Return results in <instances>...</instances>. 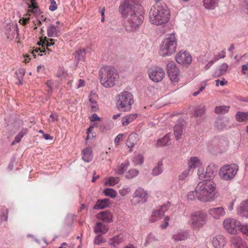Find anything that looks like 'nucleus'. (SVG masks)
<instances>
[{
	"instance_id": "f03ea898",
	"label": "nucleus",
	"mask_w": 248,
	"mask_h": 248,
	"mask_svg": "<svg viewBox=\"0 0 248 248\" xmlns=\"http://www.w3.org/2000/svg\"><path fill=\"white\" fill-rule=\"evenodd\" d=\"M216 184L211 180H205L199 183L195 188L197 199L203 202H212L217 198Z\"/></svg>"
},
{
	"instance_id": "393cba45",
	"label": "nucleus",
	"mask_w": 248,
	"mask_h": 248,
	"mask_svg": "<svg viewBox=\"0 0 248 248\" xmlns=\"http://www.w3.org/2000/svg\"><path fill=\"white\" fill-rule=\"evenodd\" d=\"M108 231V226L104 224L98 222L94 227V232L98 235H101L105 233Z\"/></svg>"
},
{
	"instance_id": "774afa93",
	"label": "nucleus",
	"mask_w": 248,
	"mask_h": 248,
	"mask_svg": "<svg viewBox=\"0 0 248 248\" xmlns=\"http://www.w3.org/2000/svg\"><path fill=\"white\" fill-rule=\"evenodd\" d=\"M227 83V81L225 80V79H223L222 80H220L219 79H217L216 80V85L217 86H219V85L221 86H224Z\"/></svg>"
},
{
	"instance_id": "1a4fd4ad",
	"label": "nucleus",
	"mask_w": 248,
	"mask_h": 248,
	"mask_svg": "<svg viewBox=\"0 0 248 248\" xmlns=\"http://www.w3.org/2000/svg\"><path fill=\"white\" fill-rule=\"evenodd\" d=\"M148 198V195L147 191L142 187H140L137 188L133 193L130 203L132 205L137 206L146 203Z\"/></svg>"
},
{
	"instance_id": "f257e3e1",
	"label": "nucleus",
	"mask_w": 248,
	"mask_h": 248,
	"mask_svg": "<svg viewBox=\"0 0 248 248\" xmlns=\"http://www.w3.org/2000/svg\"><path fill=\"white\" fill-rule=\"evenodd\" d=\"M142 0H123L120 3L119 11L124 20L125 28L128 31H136L142 22L143 16L140 12Z\"/></svg>"
},
{
	"instance_id": "aec40b11",
	"label": "nucleus",
	"mask_w": 248,
	"mask_h": 248,
	"mask_svg": "<svg viewBox=\"0 0 248 248\" xmlns=\"http://www.w3.org/2000/svg\"><path fill=\"white\" fill-rule=\"evenodd\" d=\"M231 242L233 248H248L246 243L240 236H233L232 238Z\"/></svg>"
},
{
	"instance_id": "864d4df0",
	"label": "nucleus",
	"mask_w": 248,
	"mask_h": 248,
	"mask_svg": "<svg viewBox=\"0 0 248 248\" xmlns=\"http://www.w3.org/2000/svg\"><path fill=\"white\" fill-rule=\"evenodd\" d=\"M85 55V50L84 49H80L77 51L76 53L75 58L78 61L83 59Z\"/></svg>"
},
{
	"instance_id": "5fc2aeb1",
	"label": "nucleus",
	"mask_w": 248,
	"mask_h": 248,
	"mask_svg": "<svg viewBox=\"0 0 248 248\" xmlns=\"http://www.w3.org/2000/svg\"><path fill=\"white\" fill-rule=\"evenodd\" d=\"M133 162L134 163L135 165H137L141 164L143 162V157L142 155L138 154L135 155L133 158Z\"/></svg>"
},
{
	"instance_id": "423d86ee",
	"label": "nucleus",
	"mask_w": 248,
	"mask_h": 248,
	"mask_svg": "<svg viewBox=\"0 0 248 248\" xmlns=\"http://www.w3.org/2000/svg\"><path fill=\"white\" fill-rule=\"evenodd\" d=\"M207 218L206 213L203 211H194L191 213L188 222L192 228L199 230L206 224Z\"/></svg>"
},
{
	"instance_id": "20e7f679",
	"label": "nucleus",
	"mask_w": 248,
	"mask_h": 248,
	"mask_svg": "<svg viewBox=\"0 0 248 248\" xmlns=\"http://www.w3.org/2000/svg\"><path fill=\"white\" fill-rule=\"evenodd\" d=\"M100 81L106 88L114 86L119 78L117 70L112 67L104 66L100 70Z\"/></svg>"
},
{
	"instance_id": "c85d7f7f",
	"label": "nucleus",
	"mask_w": 248,
	"mask_h": 248,
	"mask_svg": "<svg viewBox=\"0 0 248 248\" xmlns=\"http://www.w3.org/2000/svg\"><path fill=\"white\" fill-rule=\"evenodd\" d=\"M109 203V200L108 199L98 200L94 205L93 208L95 209H102L108 206Z\"/></svg>"
},
{
	"instance_id": "72a5a7b5",
	"label": "nucleus",
	"mask_w": 248,
	"mask_h": 248,
	"mask_svg": "<svg viewBox=\"0 0 248 248\" xmlns=\"http://www.w3.org/2000/svg\"><path fill=\"white\" fill-rule=\"evenodd\" d=\"M163 163L161 161H159L157 165L153 169L152 175L154 176H157L163 172Z\"/></svg>"
},
{
	"instance_id": "9b49d317",
	"label": "nucleus",
	"mask_w": 248,
	"mask_h": 248,
	"mask_svg": "<svg viewBox=\"0 0 248 248\" xmlns=\"http://www.w3.org/2000/svg\"><path fill=\"white\" fill-rule=\"evenodd\" d=\"M167 70L170 80L177 82L179 80L180 70L173 62H170L167 65Z\"/></svg>"
},
{
	"instance_id": "2eb2a0df",
	"label": "nucleus",
	"mask_w": 248,
	"mask_h": 248,
	"mask_svg": "<svg viewBox=\"0 0 248 248\" xmlns=\"http://www.w3.org/2000/svg\"><path fill=\"white\" fill-rule=\"evenodd\" d=\"M209 215L214 219H218L226 215V212L223 207L212 208L208 210Z\"/></svg>"
},
{
	"instance_id": "c03bdc74",
	"label": "nucleus",
	"mask_w": 248,
	"mask_h": 248,
	"mask_svg": "<svg viewBox=\"0 0 248 248\" xmlns=\"http://www.w3.org/2000/svg\"><path fill=\"white\" fill-rule=\"evenodd\" d=\"M32 6L33 7V9L32 10V11H29V14L28 15H26L25 17H23L22 19H20V21H19V22L23 25H26L29 21V19H30V17L29 16H30V13H34V12H36V11H37V8L33 5V3H32Z\"/></svg>"
},
{
	"instance_id": "6e6552de",
	"label": "nucleus",
	"mask_w": 248,
	"mask_h": 248,
	"mask_svg": "<svg viewBox=\"0 0 248 248\" xmlns=\"http://www.w3.org/2000/svg\"><path fill=\"white\" fill-rule=\"evenodd\" d=\"M238 168V166L235 164L224 165L220 169L219 176L224 181L231 180L235 177Z\"/></svg>"
},
{
	"instance_id": "58836bf2",
	"label": "nucleus",
	"mask_w": 248,
	"mask_h": 248,
	"mask_svg": "<svg viewBox=\"0 0 248 248\" xmlns=\"http://www.w3.org/2000/svg\"><path fill=\"white\" fill-rule=\"evenodd\" d=\"M119 178L117 177H109L106 179L105 185L106 186H114L119 181Z\"/></svg>"
},
{
	"instance_id": "ea45409f",
	"label": "nucleus",
	"mask_w": 248,
	"mask_h": 248,
	"mask_svg": "<svg viewBox=\"0 0 248 248\" xmlns=\"http://www.w3.org/2000/svg\"><path fill=\"white\" fill-rule=\"evenodd\" d=\"M236 119L239 122H244L248 120V112H238L236 114Z\"/></svg>"
},
{
	"instance_id": "6e6d98bb",
	"label": "nucleus",
	"mask_w": 248,
	"mask_h": 248,
	"mask_svg": "<svg viewBox=\"0 0 248 248\" xmlns=\"http://www.w3.org/2000/svg\"><path fill=\"white\" fill-rule=\"evenodd\" d=\"M197 174L201 180L204 181V179H207L206 175H205V172L202 166L198 168Z\"/></svg>"
},
{
	"instance_id": "e433bc0d",
	"label": "nucleus",
	"mask_w": 248,
	"mask_h": 248,
	"mask_svg": "<svg viewBox=\"0 0 248 248\" xmlns=\"http://www.w3.org/2000/svg\"><path fill=\"white\" fill-rule=\"evenodd\" d=\"M191 174V171H190L187 169H186L178 176V180L179 182L182 183L185 182L186 178Z\"/></svg>"
},
{
	"instance_id": "338daca9",
	"label": "nucleus",
	"mask_w": 248,
	"mask_h": 248,
	"mask_svg": "<svg viewBox=\"0 0 248 248\" xmlns=\"http://www.w3.org/2000/svg\"><path fill=\"white\" fill-rule=\"evenodd\" d=\"M217 127L219 129L222 130L225 127L224 123L221 120H218L216 123Z\"/></svg>"
},
{
	"instance_id": "c756f323",
	"label": "nucleus",
	"mask_w": 248,
	"mask_h": 248,
	"mask_svg": "<svg viewBox=\"0 0 248 248\" xmlns=\"http://www.w3.org/2000/svg\"><path fill=\"white\" fill-rule=\"evenodd\" d=\"M219 0H203L205 8L209 10L214 9L218 5Z\"/></svg>"
},
{
	"instance_id": "4c0bfd02",
	"label": "nucleus",
	"mask_w": 248,
	"mask_h": 248,
	"mask_svg": "<svg viewBox=\"0 0 248 248\" xmlns=\"http://www.w3.org/2000/svg\"><path fill=\"white\" fill-rule=\"evenodd\" d=\"M230 107L228 106H219L215 108V112L217 114H224L229 111Z\"/></svg>"
},
{
	"instance_id": "de8ad7c7",
	"label": "nucleus",
	"mask_w": 248,
	"mask_h": 248,
	"mask_svg": "<svg viewBox=\"0 0 248 248\" xmlns=\"http://www.w3.org/2000/svg\"><path fill=\"white\" fill-rule=\"evenodd\" d=\"M104 194L107 196H109L111 198H115L117 195V192L112 188H107L104 190Z\"/></svg>"
},
{
	"instance_id": "dca6fc26",
	"label": "nucleus",
	"mask_w": 248,
	"mask_h": 248,
	"mask_svg": "<svg viewBox=\"0 0 248 248\" xmlns=\"http://www.w3.org/2000/svg\"><path fill=\"white\" fill-rule=\"evenodd\" d=\"M212 243L214 248H223L227 243V240L223 235L219 234L213 237Z\"/></svg>"
},
{
	"instance_id": "37998d69",
	"label": "nucleus",
	"mask_w": 248,
	"mask_h": 248,
	"mask_svg": "<svg viewBox=\"0 0 248 248\" xmlns=\"http://www.w3.org/2000/svg\"><path fill=\"white\" fill-rule=\"evenodd\" d=\"M47 31V35L49 37H55L58 35V31L53 25H51L48 27Z\"/></svg>"
},
{
	"instance_id": "9d476101",
	"label": "nucleus",
	"mask_w": 248,
	"mask_h": 248,
	"mask_svg": "<svg viewBox=\"0 0 248 248\" xmlns=\"http://www.w3.org/2000/svg\"><path fill=\"white\" fill-rule=\"evenodd\" d=\"M223 226L224 229L229 233L232 234L237 233L238 231L241 230L242 226L241 222L235 218L228 217L223 221Z\"/></svg>"
},
{
	"instance_id": "49530a36",
	"label": "nucleus",
	"mask_w": 248,
	"mask_h": 248,
	"mask_svg": "<svg viewBox=\"0 0 248 248\" xmlns=\"http://www.w3.org/2000/svg\"><path fill=\"white\" fill-rule=\"evenodd\" d=\"M129 165L130 163L129 162L122 163L120 166L118 167L117 173L119 174H124V171L128 168Z\"/></svg>"
},
{
	"instance_id": "f704fd0d",
	"label": "nucleus",
	"mask_w": 248,
	"mask_h": 248,
	"mask_svg": "<svg viewBox=\"0 0 248 248\" xmlns=\"http://www.w3.org/2000/svg\"><path fill=\"white\" fill-rule=\"evenodd\" d=\"M25 70L23 68H20L16 71V78L18 79L16 84H22V81L25 75Z\"/></svg>"
},
{
	"instance_id": "0e129e2a",
	"label": "nucleus",
	"mask_w": 248,
	"mask_h": 248,
	"mask_svg": "<svg viewBox=\"0 0 248 248\" xmlns=\"http://www.w3.org/2000/svg\"><path fill=\"white\" fill-rule=\"evenodd\" d=\"M58 120V115L56 113L51 114L48 119V122L49 124L51 123L56 121Z\"/></svg>"
},
{
	"instance_id": "7c9ffc66",
	"label": "nucleus",
	"mask_w": 248,
	"mask_h": 248,
	"mask_svg": "<svg viewBox=\"0 0 248 248\" xmlns=\"http://www.w3.org/2000/svg\"><path fill=\"white\" fill-rule=\"evenodd\" d=\"M183 131V125L182 124H178L174 127V135L177 140L181 138Z\"/></svg>"
},
{
	"instance_id": "680f3d73",
	"label": "nucleus",
	"mask_w": 248,
	"mask_h": 248,
	"mask_svg": "<svg viewBox=\"0 0 248 248\" xmlns=\"http://www.w3.org/2000/svg\"><path fill=\"white\" fill-rule=\"evenodd\" d=\"M125 136L124 134H119L114 140V143L116 145L119 144L120 141H122Z\"/></svg>"
},
{
	"instance_id": "4be33fe9",
	"label": "nucleus",
	"mask_w": 248,
	"mask_h": 248,
	"mask_svg": "<svg viewBox=\"0 0 248 248\" xmlns=\"http://www.w3.org/2000/svg\"><path fill=\"white\" fill-rule=\"evenodd\" d=\"M97 98L98 96L95 93L93 92H91L89 100L91 108L94 111H96L98 108L97 104Z\"/></svg>"
},
{
	"instance_id": "2f4dec72",
	"label": "nucleus",
	"mask_w": 248,
	"mask_h": 248,
	"mask_svg": "<svg viewBox=\"0 0 248 248\" xmlns=\"http://www.w3.org/2000/svg\"><path fill=\"white\" fill-rule=\"evenodd\" d=\"M137 115L136 114H131L126 115L122 119V124L124 126L128 125L136 119Z\"/></svg>"
},
{
	"instance_id": "09e8293b",
	"label": "nucleus",
	"mask_w": 248,
	"mask_h": 248,
	"mask_svg": "<svg viewBox=\"0 0 248 248\" xmlns=\"http://www.w3.org/2000/svg\"><path fill=\"white\" fill-rule=\"evenodd\" d=\"M157 239L155 238V236L152 233H149L145 239V245L147 246L150 243H152L155 241H157Z\"/></svg>"
},
{
	"instance_id": "b1692460",
	"label": "nucleus",
	"mask_w": 248,
	"mask_h": 248,
	"mask_svg": "<svg viewBox=\"0 0 248 248\" xmlns=\"http://www.w3.org/2000/svg\"><path fill=\"white\" fill-rule=\"evenodd\" d=\"M82 157L85 162H89L91 161L93 158V155L91 147H87L83 150L82 152Z\"/></svg>"
},
{
	"instance_id": "473e14b6",
	"label": "nucleus",
	"mask_w": 248,
	"mask_h": 248,
	"mask_svg": "<svg viewBox=\"0 0 248 248\" xmlns=\"http://www.w3.org/2000/svg\"><path fill=\"white\" fill-rule=\"evenodd\" d=\"M170 134L166 135L163 138L159 139L157 141V145L158 146H163L170 144Z\"/></svg>"
},
{
	"instance_id": "c9c22d12",
	"label": "nucleus",
	"mask_w": 248,
	"mask_h": 248,
	"mask_svg": "<svg viewBox=\"0 0 248 248\" xmlns=\"http://www.w3.org/2000/svg\"><path fill=\"white\" fill-rule=\"evenodd\" d=\"M228 64L226 63H222L219 69L217 70L215 73V77H219L221 76L224 75L227 69H228Z\"/></svg>"
},
{
	"instance_id": "a878e982",
	"label": "nucleus",
	"mask_w": 248,
	"mask_h": 248,
	"mask_svg": "<svg viewBox=\"0 0 248 248\" xmlns=\"http://www.w3.org/2000/svg\"><path fill=\"white\" fill-rule=\"evenodd\" d=\"M188 234L187 232L181 230L174 233L172 236V239L175 242H178L186 240Z\"/></svg>"
},
{
	"instance_id": "603ef678",
	"label": "nucleus",
	"mask_w": 248,
	"mask_h": 248,
	"mask_svg": "<svg viewBox=\"0 0 248 248\" xmlns=\"http://www.w3.org/2000/svg\"><path fill=\"white\" fill-rule=\"evenodd\" d=\"M68 76L67 71L62 68H59L57 74V77L61 79L65 78Z\"/></svg>"
},
{
	"instance_id": "f8f14e48",
	"label": "nucleus",
	"mask_w": 248,
	"mask_h": 248,
	"mask_svg": "<svg viewBox=\"0 0 248 248\" xmlns=\"http://www.w3.org/2000/svg\"><path fill=\"white\" fill-rule=\"evenodd\" d=\"M177 62L185 66H189L192 62V56L190 53L184 50H180L175 56Z\"/></svg>"
},
{
	"instance_id": "a19ab883",
	"label": "nucleus",
	"mask_w": 248,
	"mask_h": 248,
	"mask_svg": "<svg viewBox=\"0 0 248 248\" xmlns=\"http://www.w3.org/2000/svg\"><path fill=\"white\" fill-rule=\"evenodd\" d=\"M139 174V170L137 169H130L125 173V177L128 179H132Z\"/></svg>"
},
{
	"instance_id": "412c9836",
	"label": "nucleus",
	"mask_w": 248,
	"mask_h": 248,
	"mask_svg": "<svg viewBox=\"0 0 248 248\" xmlns=\"http://www.w3.org/2000/svg\"><path fill=\"white\" fill-rule=\"evenodd\" d=\"M125 239V235L123 233H121L110 239L109 241V244L111 246L115 248L118 245L123 243Z\"/></svg>"
},
{
	"instance_id": "e2e57ef3",
	"label": "nucleus",
	"mask_w": 248,
	"mask_h": 248,
	"mask_svg": "<svg viewBox=\"0 0 248 248\" xmlns=\"http://www.w3.org/2000/svg\"><path fill=\"white\" fill-rule=\"evenodd\" d=\"M31 57H36V54H34L33 52H32L31 54H27L24 56V62L26 63L29 62L30 59H31Z\"/></svg>"
},
{
	"instance_id": "79ce46f5",
	"label": "nucleus",
	"mask_w": 248,
	"mask_h": 248,
	"mask_svg": "<svg viewBox=\"0 0 248 248\" xmlns=\"http://www.w3.org/2000/svg\"><path fill=\"white\" fill-rule=\"evenodd\" d=\"M27 133V129H22L18 134L15 137L14 141L12 142L11 145H13L16 143H18L20 142L23 137Z\"/></svg>"
},
{
	"instance_id": "8fccbe9b",
	"label": "nucleus",
	"mask_w": 248,
	"mask_h": 248,
	"mask_svg": "<svg viewBox=\"0 0 248 248\" xmlns=\"http://www.w3.org/2000/svg\"><path fill=\"white\" fill-rule=\"evenodd\" d=\"M54 39H48L46 37L45 38L44 40L42 41V44L43 46H46L48 50H49L48 47L53 46L54 44Z\"/></svg>"
},
{
	"instance_id": "69168bd1",
	"label": "nucleus",
	"mask_w": 248,
	"mask_h": 248,
	"mask_svg": "<svg viewBox=\"0 0 248 248\" xmlns=\"http://www.w3.org/2000/svg\"><path fill=\"white\" fill-rule=\"evenodd\" d=\"M57 4L55 1L54 0H51L49 9L51 11H54L57 9Z\"/></svg>"
},
{
	"instance_id": "3c124183",
	"label": "nucleus",
	"mask_w": 248,
	"mask_h": 248,
	"mask_svg": "<svg viewBox=\"0 0 248 248\" xmlns=\"http://www.w3.org/2000/svg\"><path fill=\"white\" fill-rule=\"evenodd\" d=\"M131 191V188L130 187L128 186H125L124 187H123L122 189H120L119 190V192L120 195L122 196H125L128 194H129Z\"/></svg>"
},
{
	"instance_id": "5701e85b",
	"label": "nucleus",
	"mask_w": 248,
	"mask_h": 248,
	"mask_svg": "<svg viewBox=\"0 0 248 248\" xmlns=\"http://www.w3.org/2000/svg\"><path fill=\"white\" fill-rule=\"evenodd\" d=\"M217 166L210 164L208 165L206 169L205 175H206L207 179H211L215 176V174L217 171Z\"/></svg>"
},
{
	"instance_id": "0eeeda50",
	"label": "nucleus",
	"mask_w": 248,
	"mask_h": 248,
	"mask_svg": "<svg viewBox=\"0 0 248 248\" xmlns=\"http://www.w3.org/2000/svg\"><path fill=\"white\" fill-rule=\"evenodd\" d=\"M134 102V100L132 94L127 91H123L118 95L116 105L119 110L128 111L131 110Z\"/></svg>"
},
{
	"instance_id": "052dcab7",
	"label": "nucleus",
	"mask_w": 248,
	"mask_h": 248,
	"mask_svg": "<svg viewBox=\"0 0 248 248\" xmlns=\"http://www.w3.org/2000/svg\"><path fill=\"white\" fill-rule=\"evenodd\" d=\"M226 56V52L225 50H223L221 52H219L218 54L215 55L214 58V61H217V60L224 58Z\"/></svg>"
},
{
	"instance_id": "4d7b16f0",
	"label": "nucleus",
	"mask_w": 248,
	"mask_h": 248,
	"mask_svg": "<svg viewBox=\"0 0 248 248\" xmlns=\"http://www.w3.org/2000/svg\"><path fill=\"white\" fill-rule=\"evenodd\" d=\"M240 231L246 239L248 240V224L242 225Z\"/></svg>"
},
{
	"instance_id": "bb28decb",
	"label": "nucleus",
	"mask_w": 248,
	"mask_h": 248,
	"mask_svg": "<svg viewBox=\"0 0 248 248\" xmlns=\"http://www.w3.org/2000/svg\"><path fill=\"white\" fill-rule=\"evenodd\" d=\"M97 217L108 223L111 222L112 219V216L109 211H104L98 213L97 215Z\"/></svg>"
},
{
	"instance_id": "39448f33",
	"label": "nucleus",
	"mask_w": 248,
	"mask_h": 248,
	"mask_svg": "<svg viewBox=\"0 0 248 248\" xmlns=\"http://www.w3.org/2000/svg\"><path fill=\"white\" fill-rule=\"evenodd\" d=\"M177 45V39L174 33L166 34L160 46L161 54L163 56L171 55L175 52Z\"/></svg>"
},
{
	"instance_id": "7ed1b4c3",
	"label": "nucleus",
	"mask_w": 248,
	"mask_h": 248,
	"mask_svg": "<svg viewBox=\"0 0 248 248\" xmlns=\"http://www.w3.org/2000/svg\"><path fill=\"white\" fill-rule=\"evenodd\" d=\"M170 13L165 3H155L150 11L149 18L152 24L161 25L168 22Z\"/></svg>"
},
{
	"instance_id": "a211bd4d",
	"label": "nucleus",
	"mask_w": 248,
	"mask_h": 248,
	"mask_svg": "<svg viewBox=\"0 0 248 248\" xmlns=\"http://www.w3.org/2000/svg\"><path fill=\"white\" fill-rule=\"evenodd\" d=\"M5 29L8 38L12 39L17 35L18 29L16 24L13 23L8 24Z\"/></svg>"
},
{
	"instance_id": "ddd939ff",
	"label": "nucleus",
	"mask_w": 248,
	"mask_h": 248,
	"mask_svg": "<svg viewBox=\"0 0 248 248\" xmlns=\"http://www.w3.org/2000/svg\"><path fill=\"white\" fill-rule=\"evenodd\" d=\"M148 75L151 80L155 82H158L163 79L165 73L162 68L156 67L150 70Z\"/></svg>"
},
{
	"instance_id": "6ab92c4d",
	"label": "nucleus",
	"mask_w": 248,
	"mask_h": 248,
	"mask_svg": "<svg viewBox=\"0 0 248 248\" xmlns=\"http://www.w3.org/2000/svg\"><path fill=\"white\" fill-rule=\"evenodd\" d=\"M237 212L240 216L248 218V200L241 202L237 208Z\"/></svg>"
},
{
	"instance_id": "13d9d810",
	"label": "nucleus",
	"mask_w": 248,
	"mask_h": 248,
	"mask_svg": "<svg viewBox=\"0 0 248 248\" xmlns=\"http://www.w3.org/2000/svg\"><path fill=\"white\" fill-rule=\"evenodd\" d=\"M187 199L188 201H193L197 199V193L195 189L194 191H189L187 194Z\"/></svg>"
},
{
	"instance_id": "4468645a",
	"label": "nucleus",
	"mask_w": 248,
	"mask_h": 248,
	"mask_svg": "<svg viewBox=\"0 0 248 248\" xmlns=\"http://www.w3.org/2000/svg\"><path fill=\"white\" fill-rule=\"evenodd\" d=\"M168 210V207L166 205H163L158 208L154 210L150 217L151 222H155L159 220L163 216L165 213Z\"/></svg>"
},
{
	"instance_id": "bf43d9fd",
	"label": "nucleus",
	"mask_w": 248,
	"mask_h": 248,
	"mask_svg": "<svg viewBox=\"0 0 248 248\" xmlns=\"http://www.w3.org/2000/svg\"><path fill=\"white\" fill-rule=\"evenodd\" d=\"M171 219V217L167 216L164 219V223L160 225V227L162 229H165L169 226V222Z\"/></svg>"
},
{
	"instance_id": "cd10ccee",
	"label": "nucleus",
	"mask_w": 248,
	"mask_h": 248,
	"mask_svg": "<svg viewBox=\"0 0 248 248\" xmlns=\"http://www.w3.org/2000/svg\"><path fill=\"white\" fill-rule=\"evenodd\" d=\"M139 140V136L136 133L131 134L127 140V145L129 148H132Z\"/></svg>"
},
{
	"instance_id": "a18cd8bd",
	"label": "nucleus",
	"mask_w": 248,
	"mask_h": 248,
	"mask_svg": "<svg viewBox=\"0 0 248 248\" xmlns=\"http://www.w3.org/2000/svg\"><path fill=\"white\" fill-rule=\"evenodd\" d=\"M205 111V107L200 106L197 107L194 110V116L196 117H201L203 115Z\"/></svg>"
},
{
	"instance_id": "f3484780",
	"label": "nucleus",
	"mask_w": 248,
	"mask_h": 248,
	"mask_svg": "<svg viewBox=\"0 0 248 248\" xmlns=\"http://www.w3.org/2000/svg\"><path fill=\"white\" fill-rule=\"evenodd\" d=\"M187 169L191 171L192 170H194L196 168H199L202 166V162L196 156H192L190 157L187 161Z\"/></svg>"
}]
</instances>
